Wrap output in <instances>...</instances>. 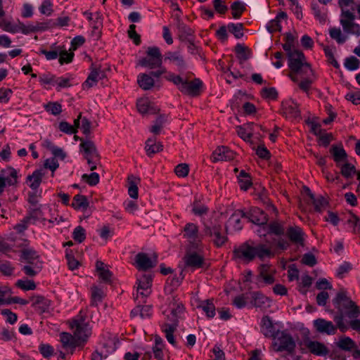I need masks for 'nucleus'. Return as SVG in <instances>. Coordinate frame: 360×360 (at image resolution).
Here are the masks:
<instances>
[{
  "instance_id": "1",
  "label": "nucleus",
  "mask_w": 360,
  "mask_h": 360,
  "mask_svg": "<svg viewBox=\"0 0 360 360\" xmlns=\"http://www.w3.org/2000/svg\"><path fill=\"white\" fill-rule=\"evenodd\" d=\"M274 255L270 246L266 244L257 245L244 243L236 247L233 251V259L242 263H250L255 258L263 261L265 259L271 258Z\"/></svg>"
},
{
  "instance_id": "2",
  "label": "nucleus",
  "mask_w": 360,
  "mask_h": 360,
  "mask_svg": "<svg viewBox=\"0 0 360 360\" xmlns=\"http://www.w3.org/2000/svg\"><path fill=\"white\" fill-rule=\"evenodd\" d=\"M288 66L291 70L289 74L290 78L294 82H298L297 75L301 73H311V65L306 60L304 53L297 50V51L290 52L289 53Z\"/></svg>"
},
{
  "instance_id": "3",
  "label": "nucleus",
  "mask_w": 360,
  "mask_h": 360,
  "mask_svg": "<svg viewBox=\"0 0 360 360\" xmlns=\"http://www.w3.org/2000/svg\"><path fill=\"white\" fill-rule=\"evenodd\" d=\"M334 304L342 314L349 319L357 318L360 315L359 307L347 295L345 290L338 292Z\"/></svg>"
},
{
  "instance_id": "4",
  "label": "nucleus",
  "mask_w": 360,
  "mask_h": 360,
  "mask_svg": "<svg viewBox=\"0 0 360 360\" xmlns=\"http://www.w3.org/2000/svg\"><path fill=\"white\" fill-rule=\"evenodd\" d=\"M271 347L276 352H287L288 354H292L296 344L290 335L281 332L274 337Z\"/></svg>"
},
{
  "instance_id": "5",
  "label": "nucleus",
  "mask_w": 360,
  "mask_h": 360,
  "mask_svg": "<svg viewBox=\"0 0 360 360\" xmlns=\"http://www.w3.org/2000/svg\"><path fill=\"white\" fill-rule=\"evenodd\" d=\"M204 234L205 236L210 237L211 240L217 247H221L224 245L228 238L225 233L222 230V227L219 224H208L207 223H204Z\"/></svg>"
},
{
  "instance_id": "6",
  "label": "nucleus",
  "mask_w": 360,
  "mask_h": 360,
  "mask_svg": "<svg viewBox=\"0 0 360 360\" xmlns=\"http://www.w3.org/2000/svg\"><path fill=\"white\" fill-rule=\"evenodd\" d=\"M146 53L147 56L139 60V64L140 65L150 69L162 66V56L159 48L156 46L148 47Z\"/></svg>"
},
{
  "instance_id": "7",
  "label": "nucleus",
  "mask_w": 360,
  "mask_h": 360,
  "mask_svg": "<svg viewBox=\"0 0 360 360\" xmlns=\"http://www.w3.org/2000/svg\"><path fill=\"white\" fill-rule=\"evenodd\" d=\"M355 15L352 11L341 13L340 24L343 30L347 34L360 36V25L354 22Z\"/></svg>"
},
{
  "instance_id": "8",
  "label": "nucleus",
  "mask_w": 360,
  "mask_h": 360,
  "mask_svg": "<svg viewBox=\"0 0 360 360\" xmlns=\"http://www.w3.org/2000/svg\"><path fill=\"white\" fill-rule=\"evenodd\" d=\"M276 270L273 266L267 264H261L258 267L257 280L265 285H271L276 281Z\"/></svg>"
},
{
  "instance_id": "9",
  "label": "nucleus",
  "mask_w": 360,
  "mask_h": 360,
  "mask_svg": "<svg viewBox=\"0 0 360 360\" xmlns=\"http://www.w3.org/2000/svg\"><path fill=\"white\" fill-rule=\"evenodd\" d=\"M152 283V276L150 274H143L137 278V297H141L143 300L148 297L150 292Z\"/></svg>"
},
{
  "instance_id": "10",
  "label": "nucleus",
  "mask_w": 360,
  "mask_h": 360,
  "mask_svg": "<svg viewBox=\"0 0 360 360\" xmlns=\"http://www.w3.org/2000/svg\"><path fill=\"white\" fill-rule=\"evenodd\" d=\"M202 82L199 79H194L191 81L185 80L179 89L186 95L191 96H199L202 91Z\"/></svg>"
},
{
  "instance_id": "11",
  "label": "nucleus",
  "mask_w": 360,
  "mask_h": 360,
  "mask_svg": "<svg viewBox=\"0 0 360 360\" xmlns=\"http://www.w3.org/2000/svg\"><path fill=\"white\" fill-rule=\"evenodd\" d=\"M70 326L72 329H75L74 337L77 340V342L79 341L85 342L90 335V330L83 320H73Z\"/></svg>"
},
{
  "instance_id": "12",
  "label": "nucleus",
  "mask_w": 360,
  "mask_h": 360,
  "mask_svg": "<svg viewBox=\"0 0 360 360\" xmlns=\"http://www.w3.org/2000/svg\"><path fill=\"white\" fill-rule=\"evenodd\" d=\"M184 236L193 247H198L201 242L198 227L193 223H188L184 229Z\"/></svg>"
},
{
  "instance_id": "13",
  "label": "nucleus",
  "mask_w": 360,
  "mask_h": 360,
  "mask_svg": "<svg viewBox=\"0 0 360 360\" xmlns=\"http://www.w3.org/2000/svg\"><path fill=\"white\" fill-rule=\"evenodd\" d=\"M314 327L316 330L322 334H326L328 335L335 334L337 331V327L331 321H326L323 319H317L313 322Z\"/></svg>"
},
{
  "instance_id": "14",
  "label": "nucleus",
  "mask_w": 360,
  "mask_h": 360,
  "mask_svg": "<svg viewBox=\"0 0 360 360\" xmlns=\"http://www.w3.org/2000/svg\"><path fill=\"white\" fill-rule=\"evenodd\" d=\"M304 345L311 354L316 356H326L329 352L325 344L316 340L307 339L304 340Z\"/></svg>"
},
{
  "instance_id": "15",
  "label": "nucleus",
  "mask_w": 360,
  "mask_h": 360,
  "mask_svg": "<svg viewBox=\"0 0 360 360\" xmlns=\"http://www.w3.org/2000/svg\"><path fill=\"white\" fill-rule=\"evenodd\" d=\"M250 302L254 307L264 311L271 307V300L260 292H253Z\"/></svg>"
},
{
  "instance_id": "16",
  "label": "nucleus",
  "mask_w": 360,
  "mask_h": 360,
  "mask_svg": "<svg viewBox=\"0 0 360 360\" xmlns=\"http://www.w3.org/2000/svg\"><path fill=\"white\" fill-rule=\"evenodd\" d=\"M136 263L139 269L145 271L156 265L157 257L154 255L153 258H150L147 254L139 253L136 256Z\"/></svg>"
},
{
  "instance_id": "17",
  "label": "nucleus",
  "mask_w": 360,
  "mask_h": 360,
  "mask_svg": "<svg viewBox=\"0 0 360 360\" xmlns=\"http://www.w3.org/2000/svg\"><path fill=\"white\" fill-rule=\"evenodd\" d=\"M243 217H248L250 221L259 226L266 224L268 220L266 214L258 207L252 208L248 215L243 213Z\"/></svg>"
},
{
  "instance_id": "18",
  "label": "nucleus",
  "mask_w": 360,
  "mask_h": 360,
  "mask_svg": "<svg viewBox=\"0 0 360 360\" xmlns=\"http://www.w3.org/2000/svg\"><path fill=\"white\" fill-rule=\"evenodd\" d=\"M234 157V152L225 146L217 148L212 155L213 162L229 161L233 160Z\"/></svg>"
},
{
  "instance_id": "19",
  "label": "nucleus",
  "mask_w": 360,
  "mask_h": 360,
  "mask_svg": "<svg viewBox=\"0 0 360 360\" xmlns=\"http://www.w3.org/2000/svg\"><path fill=\"white\" fill-rule=\"evenodd\" d=\"M80 147L84 152V157L85 159L96 158V160H99V155L98 153L96 145L92 141H82L80 143Z\"/></svg>"
},
{
  "instance_id": "20",
  "label": "nucleus",
  "mask_w": 360,
  "mask_h": 360,
  "mask_svg": "<svg viewBox=\"0 0 360 360\" xmlns=\"http://www.w3.org/2000/svg\"><path fill=\"white\" fill-rule=\"evenodd\" d=\"M105 77V73L100 68H93L86 80L83 84L84 89H89L95 86L97 82Z\"/></svg>"
},
{
  "instance_id": "21",
  "label": "nucleus",
  "mask_w": 360,
  "mask_h": 360,
  "mask_svg": "<svg viewBox=\"0 0 360 360\" xmlns=\"http://www.w3.org/2000/svg\"><path fill=\"white\" fill-rule=\"evenodd\" d=\"M115 350V345L112 341H109L103 345L99 349L96 350L92 354V360H105L110 354Z\"/></svg>"
},
{
  "instance_id": "22",
  "label": "nucleus",
  "mask_w": 360,
  "mask_h": 360,
  "mask_svg": "<svg viewBox=\"0 0 360 360\" xmlns=\"http://www.w3.org/2000/svg\"><path fill=\"white\" fill-rule=\"evenodd\" d=\"M141 183V179L133 174L129 175L127 179V186L128 195L133 199H137L139 197V184Z\"/></svg>"
},
{
  "instance_id": "23",
  "label": "nucleus",
  "mask_w": 360,
  "mask_h": 360,
  "mask_svg": "<svg viewBox=\"0 0 360 360\" xmlns=\"http://www.w3.org/2000/svg\"><path fill=\"white\" fill-rule=\"evenodd\" d=\"M185 264L192 269H197L203 266L204 259L202 256L196 252H188L184 257Z\"/></svg>"
},
{
  "instance_id": "24",
  "label": "nucleus",
  "mask_w": 360,
  "mask_h": 360,
  "mask_svg": "<svg viewBox=\"0 0 360 360\" xmlns=\"http://www.w3.org/2000/svg\"><path fill=\"white\" fill-rule=\"evenodd\" d=\"M60 339L63 347L67 351L70 350L71 354L73 353L75 348L80 345L74 336L68 333H60Z\"/></svg>"
},
{
  "instance_id": "25",
  "label": "nucleus",
  "mask_w": 360,
  "mask_h": 360,
  "mask_svg": "<svg viewBox=\"0 0 360 360\" xmlns=\"http://www.w3.org/2000/svg\"><path fill=\"white\" fill-rule=\"evenodd\" d=\"M286 234L292 243L304 245V233L299 226H290L286 231Z\"/></svg>"
},
{
  "instance_id": "26",
  "label": "nucleus",
  "mask_w": 360,
  "mask_h": 360,
  "mask_svg": "<svg viewBox=\"0 0 360 360\" xmlns=\"http://www.w3.org/2000/svg\"><path fill=\"white\" fill-rule=\"evenodd\" d=\"M302 77V80L298 83V86L300 89L304 91L306 93H308L309 90L311 88V84L316 79V75L314 71L311 70V73H301L299 74Z\"/></svg>"
},
{
  "instance_id": "27",
  "label": "nucleus",
  "mask_w": 360,
  "mask_h": 360,
  "mask_svg": "<svg viewBox=\"0 0 360 360\" xmlns=\"http://www.w3.org/2000/svg\"><path fill=\"white\" fill-rule=\"evenodd\" d=\"M165 60H169V62L176 65L179 70H182L186 68V62L184 59V57L180 54L179 52L169 51L166 53Z\"/></svg>"
},
{
  "instance_id": "28",
  "label": "nucleus",
  "mask_w": 360,
  "mask_h": 360,
  "mask_svg": "<svg viewBox=\"0 0 360 360\" xmlns=\"http://www.w3.org/2000/svg\"><path fill=\"white\" fill-rule=\"evenodd\" d=\"M45 172L43 169L35 170L31 175L27 177V182L32 190H37L41 182Z\"/></svg>"
},
{
  "instance_id": "29",
  "label": "nucleus",
  "mask_w": 360,
  "mask_h": 360,
  "mask_svg": "<svg viewBox=\"0 0 360 360\" xmlns=\"http://www.w3.org/2000/svg\"><path fill=\"white\" fill-rule=\"evenodd\" d=\"M20 260L21 262H27V264H36L39 262V256L37 252L30 248H25L21 250Z\"/></svg>"
},
{
  "instance_id": "30",
  "label": "nucleus",
  "mask_w": 360,
  "mask_h": 360,
  "mask_svg": "<svg viewBox=\"0 0 360 360\" xmlns=\"http://www.w3.org/2000/svg\"><path fill=\"white\" fill-rule=\"evenodd\" d=\"M0 177H2L6 185L13 186L17 183L18 173L13 168L9 167L1 172Z\"/></svg>"
},
{
  "instance_id": "31",
  "label": "nucleus",
  "mask_w": 360,
  "mask_h": 360,
  "mask_svg": "<svg viewBox=\"0 0 360 360\" xmlns=\"http://www.w3.org/2000/svg\"><path fill=\"white\" fill-rule=\"evenodd\" d=\"M96 270L98 274L99 278L107 283H111L112 273L108 266L101 261L96 263Z\"/></svg>"
},
{
  "instance_id": "32",
  "label": "nucleus",
  "mask_w": 360,
  "mask_h": 360,
  "mask_svg": "<svg viewBox=\"0 0 360 360\" xmlns=\"http://www.w3.org/2000/svg\"><path fill=\"white\" fill-rule=\"evenodd\" d=\"M137 83L140 88L143 90L151 89L155 86V80L151 76L146 73H141L138 75Z\"/></svg>"
},
{
  "instance_id": "33",
  "label": "nucleus",
  "mask_w": 360,
  "mask_h": 360,
  "mask_svg": "<svg viewBox=\"0 0 360 360\" xmlns=\"http://www.w3.org/2000/svg\"><path fill=\"white\" fill-rule=\"evenodd\" d=\"M145 149L148 156L162 151L163 146L160 142L156 141V138H149L146 142Z\"/></svg>"
},
{
  "instance_id": "34",
  "label": "nucleus",
  "mask_w": 360,
  "mask_h": 360,
  "mask_svg": "<svg viewBox=\"0 0 360 360\" xmlns=\"http://www.w3.org/2000/svg\"><path fill=\"white\" fill-rule=\"evenodd\" d=\"M261 330L266 337H274V327L271 320L268 316H264L262 319Z\"/></svg>"
},
{
  "instance_id": "35",
  "label": "nucleus",
  "mask_w": 360,
  "mask_h": 360,
  "mask_svg": "<svg viewBox=\"0 0 360 360\" xmlns=\"http://www.w3.org/2000/svg\"><path fill=\"white\" fill-rule=\"evenodd\" d=\"M32 306L38 308L41 312L46 311L51 304V302L49 300L39 295L32 297Z\"/></svg>"
},
{
  "instance_id": "36",
  "label": "nucleus",
  "mask_w": 360,
  "mask_h": 360,
  "mask_svg": "<svg viewBox=\"0 0 360 360\" xmlns=\"http://www.w3.org/2000/svg\"><path fill=\"white\" fill-rule=\"evenodd\" d=\"M171 316L168 315V319L172 322L177 323L178 319L184 311V307L180 303L174 302L170 304Z\"/></svg>"
},
{
  "instance_id": "37",
  "label": "nucleus",
  "mask_w": 360,
  "mask_h": 360,
  "mask_svg": "<svg viewBox=\"0 0 360 360\" xmlns=\"http://www.w3.org/2000/svg\"><path fill=\"white\" fill-rule=\"evenodd\" d=\"M42 269V263L37 262L36 264H27L24 265L22 270L25 275L30 277L35 276Z\"/></svg>"
},
{
  "instance_id": "38",
  "label": "nucleus",
  "mask_w": 360,
  "mask_h": 360,
  "mask_svg": "<svg viewBox=\"0 0 360 360\" xmlns=\"http://www.w3.org/2000/svg\"><path fill=\"white\" fill-rule=\"evenodd\" d=\"M137 109L141 114L155 113L158 110L155 108L150 106V101L147 98H141L137 101Z\"/></svg>"
},
{
  "instance_id": "39",
  "label": "nucleus",
  "mask_w": 360,
  "mask_h": 360,
  "mask_svg": "<svg viewBox=\"0 0 360 360\" xmlns=\"http://www.w3.org/2000/svg\"><path fill=\"white\" fill-rule=\"evenodd\" d=\"M43 146L50 150L55 157L59 158L60 160L65 159L66 156L65 153L62 148L56 146L51 141L45 140Z\"/></svg>"
},
{
  "instance_id": "40",
  "label": "nucleus",
  "mask_w": 360,
  "mask_h": 360,
  "mask_svg": "<svg viewBox=\"0 0 360 360\" xmlns=\"http://www.w3.org/2000/svg\"><path fill=\"white\" fill-rule=\"evenodd\" d=\"M330 152L333 155L334 161L336 162L337 164L345 161L347 158V153L342 147L333 146L330 149Z\"/></svg>"
},
{
  "instance_id": "41",
  "label": "nucleus",
  "mask_w": 360,
  "mask_h": 360,
  "mask_svg": "<svg viewBox=\"0 0 360 360\" xmlns=\"http://www.w3.org/2000/svg\"><path fill=\"white\" fill-rule=\"evenodd\" d=\"M336 344L340 349L345 351H351L356 347L354 341L345 336L340 338Z\"/></svg>"
},
{
  "instance_id": "42",
  "label": "nucleus",
  "mask_w": 360,
  "mask_h": 360,
  "mask_svg": "<svg viewBox=\"0 0 360 360\" xmlns=\"http://www.w3.org/2000/svg\"><path fill=\"white\" fill-rule=\"evenodd\" d=\"M235 51L240 63L247 60L250 56V51L248 48L240 44L236 46Z\"/></svg>"
},
{
  "instance_id": "43",
  "label": "nucleus",
  "mask_w": 360,
  "mask_h": 360,
  "mask_svg": "<svg viewBox=\"0 0 360 360\" xmlns=\"http://www.w3.org/2000/svg\"><path fill=\"white\" fill-rule=\"evenodd\" d=\"M176 326L177 323H172L171 324L166 323L162 328L163 331L165 333V336L167 341L173 345H175V339L173 333L176 330Z\"/></svg>"
},
{
  "instance_id": "44",
  "label": "nucleus",
  "mask_w": 360,
  "mask_h": 360,
  "mask_svg": "<svg viewBox=\"0 0 360 360\" xmlns=\"http://www.w3.org/2000/svg\"><path fill=\"white\" fill-rule=\"evenodd\" d=\"M238 179L240 188L242 190L247 191L252 185L249 174L245 172L244 170L240 171L239 175L238 176Z\"/></svg>"
},
{
  "instance_id": "45",
  "label": "nucleus",
  "mask_w": 360,
  "mask_h": 360,
  "mask_svg": "<svg viewBox=\"0 0 360 360\" xmlns=\"http://www.w3.org/2000/svg\"><path fill=\"white\" fill-rule=\"evenodd\" d=\"M72 206L77 210L82 208L86 210L89 207V202L86 196L82 195H76L73 198Z\"/></svg>"
},
{
  "instance_id": "46",
  "label": "nucleus",
  "mask_w": 360,
  "mask_h": 360,
  "mask_svg": "<svg viewBox=\"0 0 360 360\" xmlns=\"http://www.w3.org/2000/svg\"><path fill=\"white\" fill-rule=\"evenodd\" d=\"M102 25L103 23L102 20H101V15L98 13H97L96 20L94 21L92 25L91 31L92 36L94 37L96 39H98L101 36Z\"/></svg>"
},
{
  "instance_id": "47",
  "label": "nucleus",
  "mask_w": 360,
  "mask_h": 360,
  "mask_svg": "<svg viewBox=\"0 0 360 360\" xmlns=\"http://www.w3.org/2000/svg\"><path fill=\"white\" fill-rule=\"evenodd\" d=\"M330 37L335 40L338 44H343L347 40V36L342 33L340 28L332 27L329 30Z\"/></svg>"
},
{
  "instance_id": "48",
  "label": "nucleus",
  "mask_w": 360,
  "mask_h": 360,
  "mask_svg": "<svg viewBox=\"0 0 360 360\" xmlns=\"http://www.w3.org/2000/svg\"><path fill=\"white\" fill-rule=\"evenodd\" d=\"M104 297V292L102 288L96 285L91 287V299L93 304H97L101 302Z\"/></svg>"
},
{
  "instance_id": "49",
  "label": "nucleus",
  "mask_w": 360,
  "mask_h": 360,
  "mask_svg": "<svg viewBox=\"0 0 360 360\" xmlns=\"http://www.w3.org/2000/svg\"><path fill=\"white\" fill-rule=\"evenodd\" d=\"M201 307L208 317L212 318L215 315V307L212 300H207L204 301Z\"/></svg>"
},
{
  "instance_id": "50",
  "label": "nucleus",
  "mask_w": 360,
  "mask_h": 360,
  "mask_svg": "<svg viewBox=\"0 0 360 360\" xmlns=\"http://www.w3.org/2000/svg\"><path fill=\"white\" fill-rule=\"evenodd\" d=\"M285 229L280 223L274 221L268 226L267 233H274L277 236L283 235Z\"/></svg>"
},
{
  "instance_id": "51",
  "label": "nucleus",
  "mask_w": 360,
  "mask_h": 360,
  "mask_svg": "<svg viewBox=\"0 0 360 360\" xmlns=\"http://www.w3.org/2000/svg\"><path fill=\"white\" fill-rule=\"evenodd\" d=\"M250 126L251 124H248L247 127L238 126L236 127L238 135L245 141H250V139L252 136V133L248 130V128Z\"/></svg>"
},
{
  "instance_id": "52",
  "label": "nucleus",
  "mask_w": 360,
  "mask_h": 360,
  "mask_svg": "<svg viewBox=\"0 0 360 360\" xmlns=\"http://www.w3.org/2000/svg\"><path fill=\"white\" fill-rule=\"evenodd\" d=\"M189 166L186 163H181L174 168V173L179 177H186L189 174Z\"/></svg>"
},
{
  "instance_id": "53",
  "label": "nucleus",
  "mask_w": 360,
  "mask_h": 360,
  "mask_svg": "<svg viewBox=\"0 0 360 360\" xmlns=\"http://www.w3.org/2000/svg\"><path fill=\"white\" fill-rule=\"evenodd\" d=\"M228 30L238 39L241 38L243 36V25L241 23H231L228 25Z\"/></svg>"
},
{
  "instance_id": "54",
  "label": "nucleus",
  "mask_w": 360,
  "mask_h": 360,
  "mask_svg": "<svg viewBox=\"0 0 360 360\" xmlns=\"http://www.w3.org/2000/svg\"><path fill=\"white\" fill-rule=\"evenodd\" d=\"M46 111L54 115H58L62 112V106L57 102H49L44 105Z\"/></svg>"
},
{
  "instance_id": "55",
  "label": "nucleus",
  "mask_w": 360,
  "mask_h": 360,
  "mask_svg": "<svg viewBox=\"0 0 360 360\" xmlns=\"http://www.w3.org/2000/svg\"><path fill=\"white\" fill-rule=\"evenodd\" d=\"M311 203L314 206L315 210L317 212H321L323 209L326 207L328 204L326 200L321 196L317 198L314 197V199H311Z\"/></svg>"
},
{
  "instance_id": "56",
  "label": "nucleus",
  "mask_w": 360,
  "mask_h": 360,
  "mask_svg": "<svg viewBox=\"0 0 360 360\" xmlns=\"http://www.w3.org/2000/svg\"><path fill=\"white\" fill-rule=\"evenodd\" d=\"M231 8L233 17L238 18L245 11V6L239 1H236L232 4Z\"/></svg>"
},
{
  "instance_id": "57",
  "label": "nucleus",
  "mask_w": 360,
  "mask_h": 360,
  "mask_svg": "<svg viewBox=\"0 0 360 360\" xmlns=\"http://www.w3.org/2000/svg\"><path fill=\"white\" fill-rule=\"evenodd\" d=\"M82 178L90 186H96L98 184L100 180L98 174L96 172H93L91 174H84L82 175Z\"/></svg>"
},
{
  "instance_id": "58",
  "label": "nucleus",
  "mask_w": 360,
  "mask_h": 360,
  "mask_svg": "<svg viewBox=\"0 0 360 360\" xmlns=\"http://www.w3.org/2000/svg\"><path fill=\"white\" fill-rule=\"evenodd\" d=\"M72 237L78 243H82L86 238L85 230L82 226H77L72 233Z\"/></svg>"
},
{
  "instance_id": "59",
  "label": "nucleus",
  "mask_w": 360,
  "mask_h": 360,
  "mask_svg": "<svg viewBox=\"0 0 360 360\" xmlns=\"http://www.w3.org/2000/svg\"><path fill=\"white\" fill-rule=\"evenodd\" d=\"M16 285L24 290H34L36 288L34 282L30 280H18Z\"/></svg>"
},
{
  "instance_id": "60",
  "label": "nucleus",
  "mask_w": 360,
  "mask_h": 360,
  "mask_svg": "<svg viewBox=\"0 0 360 360\" xmlns=\"http://www.w3.org/2000/svg\"><path fill=\"white\" fill-rule=\"evenodd\" d=\"M355 172V167L350 163H345L341 167V174L345 178L351 177Z\"/></svg>"
},
{
  "instance_id": "61",
  "label": "nucleus",
  "mask_w": 360,
  "mask_h": 360,
  "mask_svg": "<svg viewBox=\"0 0 360 360\" xmlns=\"http://www.w3.org/2000/svg\"><path fill=\"white\" fill-rule=\"evenodd\" d=\"M360 61L354 56H351L345 60V65L349 70H354L359 68Z\"/></svg>"
},
{
  "instance_id": "62",
  "label": "nucleus",
  "mask_w": 360,
  "mask_h": 360,
  "mask_svg": "<svg viewBox=\"0 0 360 360\" xmlns=\"http://www.w3.org/2000/svg\"><path fill=\"white\" fill-rule=\"evenodd\" d=\"M165 120V119L164 116H159L156 119L155 124L151 127L150 131L154 134H159L161 131Z\"/></svg>"
},
{
  "instance_id": "63",
  "label": "nucleus",
  "mask_w": 360,
  "mask_h": 360,
  "mask_svg": "<svg viewBox=\"0 0 360 360\" xmlns=\"http://www.w3.org/2000/svg\"><path fill=\"white\" fill-rule=\"evenodd\" d=\"M11 290L6 286L0 287V305L7 304L10 300Z\"/></svg>"
},
{
  "instance_id": "64",
  "label": "nucleus",
  "mask_w": 360,
  "mask_h": 360,
  "mask_svg": "<svg viewBox=\"0 0 360 360\" xmlns=\"http://www.w3.org/2000/svg\"><path fill=\"white\" fill-rule=\"evenodd\" d=\"M59 62L60 64H63L64 63H68L72 61L74 53L72 52H68L66 50H64L59 53Z\"/></svg>"
}]
</instances>
